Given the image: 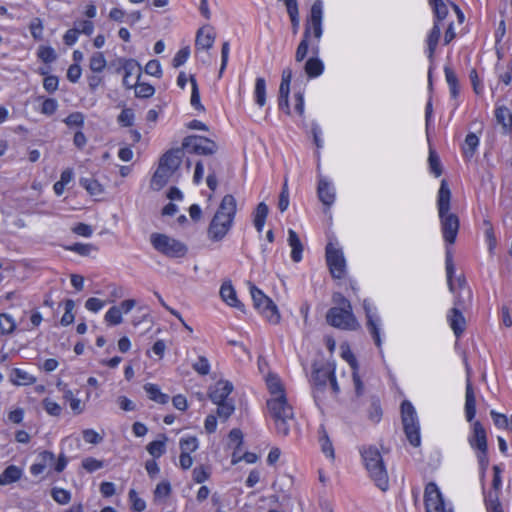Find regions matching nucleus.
<instances>
[{"label": "nucleus", "mask_w": 512, "mask_h": 512, "mask_svg": "<svg viewBox=\"0 0 512 512\" xmlns=\"http://www.w3.org/2000/svg\"><path fill=\"white\" fill-rule=\"evenodd\" d=\"M89 67L95 73H100L106 67V60L101 52H95L89 60Z\"/></svg>", "instance_id": "nucleus-39"}, {"label": "nucleus", "mask_w": 512, "mask_h": 512, "mask_svg": "<svg viewBox=\"0 0 512 512\" xmlns=\"http://www.w3.org/2000/svg\"><path fill=\"white\" fill-rule=\"evenodd\" d=\"M135 95L138 98H150L154 95L155 89L152 85L147 83H135Z\"/></svg>", "instance_id": "nucleus-47"}, {"label": "nucleus", "mask_w": 512, "mask_h": 512, "mask_svg": "<svg viewBox=\"0 0 512 512\" xmlns=\"http://www.w3.org/2000/svg\"><path fill=\"white\" fill-rule=\"evenodd\" d=\"M478 144H479V139L474 133H469L466 136L465 143L463 146V153L466 158L473 157Z\"/></svg>", "instance_id": "nucleus-38"}, {"label": "nucleus", "mask_w": 512, "mask_h": 512, "mask_svg": "<svg viewBox=\"0 0 512 512\" xmlns=\"http://www.w3.org/2000/svg\"><path fill=\"white\" fill-rule=\"evenodd\" d=\"M179 444H180L181 452L191 453V452H194L198 448V440L194 436L182 438L180 440Z\"/></svg>", "instance_id": "nucleus-54"}, {"label": "nucleus", "mask_w": 512, "mask_h": 512, "mask_svg": "<svg viewBox=\"0 0 512 512\" xmlns=\"http://www.w3.org/2000/svg\"><path fill=\"white\" fill-rule=\"evenodd\" d=\"M268 212L269 208L264 202H260L255 209L254 226L259 233L263 230Z\"/></svg>", "instance_id": "nucleus-32"}, {"label": "nucleus", "mask_w": 512, "mask_h": 512, "mask_svg": "<svg viewBox=\"0 0 512 512\" xmlns=\"http://www.w3.org/2000/svg\"><path fill=\"white\" fill-rule=\"evenodd\" d=\"M445 77L450 88V93L453 98L458 96V79L454 71L448 66L445 67Z\"/></svg>", "instance_id": "nucleus-41"}, {"label": "nucleus", "mask_w": 512, "mask_h": 512, "mask_svg": "<svg viewBox=\"0 0 512 512\" xmlns=\"http://www.w3.org/2000/svg\"><path fill=\"white\" fill-rule=\"evenodd\" d=\"M451 191L446 180L441 181L438 192V211L441 221V228L444 240L453 244L459 230V219L457 215L449 213Z\"/></svg>", "instance_id": "nucleus-2"}, {"label": "nucleus", "mask_w": 512, "mask_h": 512, "mask_svg": "<svg viewBox=\"0 0 512 512\" xmlns=\"http://www.w3.org/2000/svg\"><path fill=\"white\" fill-rule=\"evenodd\" d=\"M10 380L16 385H27L35 381V379L30 374L19 368L12 369Z\"/></svg>", "instance_id": "nucleus-34"}, {"label": "nucleus", "mask_w": 512, "mask_h": 512, "mask_svg": "<svg viewBox=\"0 0 512 512\" xmlns=\"http://www.w3.org/2000/svg\"><path fill=\"white\" fill-rule=\"evenodd\" d=\"M249 287L255 309L270 323L278 324L281 316L276 304L254 284L249 283Z\"/></svg>", "instance_id": "nucleus-8"}, {"label": "nucleus", "mask_w": 512, "mask_h": 512, "mask_svg": "<svg viewBox=\"0 0 512 512\" xmlns=\"http://www.w3.org/2000/svg\"><path fill=\"white\" fill-rule=\"evenodd\" d=\"M363 308L365 310L366 318H367V327L372 335L374 342L377 347L381 346V338H380V330L378 327V319L374 317L371 312L370 303L367 300L363 302Z\"/></svg>", "instance_id": "nucleus-19"}, {"label": "nucleus", "mask_w": 512, "mask_h": 512, "mask_svg": "<svg viewBox=\"0 0 512 512\" xmlns=\"http://www.w3.org/2000/svg\"><path fill=\"white\" fill-rule=\"evenodd\" d=\"M267 408L271 418L274 420L276 432L281 436H287L291 426L294 424V412L288 403L287 397L269 398Z\"/></svg>", "instance_id": "nucleus-6"}, {"label": "nucleus", "mask_w": 512, "mask_h": 512, "mask_svg": "<svg viewBox=\"0 0 512 512\" xmlns=\"http://www.w3.org/2000/svg\"><path fill=\"white\" fill-rule=\"evenodd\" d=\"M182 148L186 149L189 153L198 155H212L218 150V146L213 140L198 135L185 137Z\"/></svg>", "instance_id": "nucleus-10"}, {"label": "nucleus", "mask_w": 512, "mask_h": 512, "mask_svg": "<svg viewBox=\"0 0 512 512\" xmlns=\"http://www.w3.org/2000/svg\"><path fill=\"white\" fill-rule=\"evenodd\" d=\"M16 328L13 318L6 313L0 314V331L2 334H11Z\"/></svg>", "instance_id": "nucleus-44"}, {"label": "nucleus", "mask_w": 512, "mask_h": 512, "mask_svg": "<svg viewBox=\"0 0 512 512\" xmlns=\"http://www.w3.org/2000/svg\"><path fill=\"white\" fill-rule=\"evenodd\" d=\"M333 302L337 306L328 310L326 315L327 322L336 328L343 330H356L359 326L356 318L352 313V306L341 293L333 295Z\"/></svg>", "instance_id": "nucleus-3"}, {"label": "nucleus", "mask_w": 512, "mask_h": 512, "mask_svg": "<svg viewBox=\"0 0 512 512\" xmlns=\"http://www.w3.org/2000/svg\"><path fill=\"white\" fill-rule=\"evenodd\" d=\"M469 443L473 448L479 451L487 450L486 432L479 421L473 424V435L469 438Z\"/></svg>", "instance_id": "nucleus-17"}, {"label": "nucleus", "mask_w": 512, "mask_h": 512, "mask_svg": "<svg viewBox=\"0 0 512 512\" xmlns=\"http://www.w3.org/2000/svg\"><path fill=\"white\" fill-rule=\"evenodd\" d=\"M495 116L499 124H501L505 129H510L512 127V114L507 107H499L495 111Z\"/></svg>", "instance_id": "nucleus-37"}, {"label": "nucleus", "mask_w": 512, "mask_h": 512, "mask_svg": "<svg viewBox=\"0 0 512 512\" xmlns=\"http://www.w3.org/2000/svg\"><path fill=\"white\" fill-rule=\"evenodd\" d=\"M430 5L433 7L437 23L446 18L448 15V7L444 0H429Z\"/></svg>", "instance_id": "nucleus-40"}, {"label": "nucleus", "mask_w": 512, "mask_h": 512, "mask_svg": "<svg viewBox=\"0 0 512 512\" xmlns=\"http://www.w3.org/2000/svg\"><path fill=\"white\" fill-rule=\"evenodd\" d=\"M215 34L210 28L202 27L198 30L195 40L197 49H210L213 46Z\"/></svg>", "instance_id": "nucleus-23"}, {"label": "nucleus", "mask_w": 512, "mask_h": 512, "mask_svg": "<svg viewBox=\"0 0 512 512\" xmlns=\"http://www.w3.org/2000/svg\"><path fill=\"white\" fill-rule=\"evenodd\" d=\"M129 499L132 503V510L135 512H142L146 508V503L143 499L138 497L136 491L131 489L129 491Z\"/></svg>", "instance_id": "nucleus-58"}, {"label": "nucleus", "mask_w": 512, "mask_h": 512, "mask_svg": "<svg viewBox=\"0 0 512 512\" xmlns=\"http://www.w3.org/2000/svg\"><path fill=\"white\" fill-rule=\"evenodd\" d=\"M173 174V171H171L170 169H168L159 162L158 168L151 179V188L157 191L162 189L168 183L169 179Z\"/></svg>", "instance_id": "nucleus-18"}, {"label": "nucleus", "mask_w": 512, "mask_h": 512, "mask_svg": "<svg viewBox=\"0 0 512 512\" xmlns=\"http://www.w3.org/2000/svg\"><path fill=\"white\" fill-rule=\"evenodd\" d=\"M334 371L329 368H317L315 365L313 366V372L311 376V382L315 386L325 387L329 378L332 376Z\"/></svg>", "instance_id": "nucleus-27"}, {"label": "nucleus", "mask_w": 512, "mask_h": 512, "mask_svg": "<svg viewBox=\"0 0 512 512\" xmlns=\"http://www.w3.org/2000/svg\"><path fill=\"white\" fill-rule=\"evenodd\" d=\"M145 72L151 76L160 78L162 76L161 64L158 60H150L145 66Z\"/></svg>", "instance_id": "nucleus-63"}, {"label": "nucleus", "mask_w": 512, "mask_h": 512, "mask_svg": "<svg viewBox=\"0 0 512 512\" xmlns=\"http://www.w3.org/2000/svg\"><path fill=\"white\" fill-rule=\"evenodd\" d=\"M74 28L78 30V34L90 36L94 30V24L90 20H82L74 23Z\"/></svg>", "instance_id": "nucleus-59"}, {"label": "nucleus", "mask_w": 512, "mask_h": 512, "mask_svg": "<svg viewBox=\"0 0 512 512\" xmlns=\"http://www.w3.org/2000/svg\"><path fill=\"white\" fill-rule=\"evenodd\" d=\"M441 35V29L437 22L434 23V26L428 36L427 43H428V51H429V57L432 58L433 54L435 52V49L437 47L438 41L440 39Z\"/></svg>", "instance_id": "nucleus-35"}, {"label": "nucleus", "mask_w": 512, "mask_h": 512, "mask_svg": "<svg viewBox=\"0 0 512 512\" xmlns=\"http://www.w3.org/2000/svg\"><path fill=\"white\" fill-rule=\"evenodd\" d=\"M22 470L16 465H9L0 474V485H8L18 481L22 477Z\"/></svg>", "instance_id": "nucleus-28"}, {"label": "nucleus", "mask_w": 512, "mask_h": 512, "mask_svg": "<svg viewBox=\"0 0 512 512\" xmlns=\"http://www.w3.org/2000/svg\"><path fill=\"white\" fill-rule=\"evenodd\" d=\"M51 496L57 503L61 505H65L70 502L71 494L69 491L63 488H53L51 491Z\"/></svg>", "instance_id": "nucleus-49"}, {"label": "nucleus", "mask_w": 512, "mask_h": 512, "mask_svg": "<svg viewBox=\"0 0 512 512\" xmlns=\"http://www.w3.org/2000/svg\"><path fill=\"white\" fill-rule=\"evenodd\" d=\"M165 441L166 437H164V440L162 441L156 440L150 442L146 447L148 453L154 458H159L162 456L165 453Z\"/></svg>", "instance_id": "nucleus-45"}, {"label": "nucleus", "mask_w": 512, "mask_h": 512, "mask_svg": "<svg viewBox=\"0 0 512 512\" xmlns=\"http://www.w3.org/2000/svg\"><path fill=\"white\" fill-rule=\"evenodd\" d=\"M222 300L231 307L244 311V304L238 300L236 291L230 282H225L220 288Z\"/></svg>", "instance_id": "nucleus-16"}, {"label": "nucleus", "mask_w": 512, "mask_h": 512, "mask_svg": "<svg viewBox=\"0 0 512 512\" xmlns=\"http://www.w3.org/2000/svg\"><path fill=\"white\" fill-rule=\"evenodd\" d=\"M236 214V199L225 195L208 227V238L214 242L222 240L230 230Z\"/></svg>", "instance_id": "nucleus-1"}, {"label": "nucleus", "mask_w": 512, "mask_h": 512, "mask_svg": "<svg viewBox=\"0 0 512 512\" xmlns=\"http://www.w3.org/2000/svg\"><path fill=\"white\" fill-rule=\"evenodd\" d=\"M266 385L271 396L270 398L286 397L284 385L276 374H268L266 377Z\"/></svg>", "instance_id": "nucleus-21"}, {"label": "nucleus", "mask_w": 512, "mask_h": 512, "mask_svg": "<svg viewBox=\"0 0 512 512\" xmlns=\"http://www.w3.org/2000/svg\"><path fill=\"white\" fill-rule=\"evenodd\" d=\"M233 391V385L231 382L226 380L218 381L213 387L210 388L209 398L215 403H221L228 401V396Z\"/></svg>", "instance_id": "nucleus-14"}, {"label": "nucleus", "mask_w": 512, "mask_h": 512, "mask_svg": "<svg viewBox=\"0 0 512 512\" xmlns=\"http://www.w3.org/2000/svg\"><path fill=\"white\" fill-rule=\"evenodd\" d=\"M192 367L200 375H207L210 372V363L205 356H199L197 362Z\"/></svg>", "instance_id": "nucleus-57"}, {"label": "nucleus", "mask_w": 512, "mask_h": 512, "mask_svg": "<svg viewBox=\"0 0 512 512\" xmlns=\"http://www.w3.org/2000/svg\"><path fill=\"white\" fill-rule=\"evenodd\" d=\"M29 30L31 32L32 37L35 40L39 41V40L43 39L44 26H43V22L40 18L36 17L31 20L30 25H29Z\"/></svg>", "instance_id": "nucleus-48"}, {"label": "nucleus", "mask_w": 512, "mask_h": 512, "mask_svg": "<svg viewBox=\"0 0 512 512\" xmlns=\"http://www.w3.org/2000/svg\"><path fill=\"white\" fill-rule=\"evenodd\" d=\"M189 80H190L191 88H192L190 103H191L192 107H194L196 110L204 111L205 108L201 104V101H200V93H199L197 81L193 75H190Z\"/></svg>", "instance_id": "nucleus-36"}, {"label": "nucleus", "mask_w": 512, "mask_h": 512, "mask_svg": "<svg viewBox=\"0 0 512 512\" xmlns=\"http://www.w3.org/2000/svg\"><path fill=\"white\" fill-rule=\"evenodd\" d=\"M38 57L44 63H51L56 59L55 50L50 46H40L38 50Z\"/></svg>", "instance_id": "nucleus-53"}, {"label": "nucleus", "mask_w": 512, "mask_h": 512, "mask_svg": "<svg viewBox=\"0 0 512 512\" xmlns=\"http://www.w3.org/2000/svg\"><path fill=\"white\" fill-rule=\"evenodd\" d=\"M134 121V113L132 109L125 108L121 111L120 115L118 116V122L121 123L125 127H130L133 125Z\"/></svg>", "instance_id": "nucleus-64"}, {"label": "nucleus", "mask_w": 512, "mask_h": 512, "mask_svg": "<svg viewBox=\"0 0 512 512\" xmlns=\"http://www.w3.org/2000/svg\"><path fill=\"white\" fill-rule=\"evenodd\" d=\"M254 97L259 107L266 104V81L263 77H258L255 80Z\"/></svg>", "instance_id": "nucleus-33"}, {"label": "nucleus", "mask_w": 512, "mask_h": 512, "mask_svg": "<svg viewBox=\"0 0 512 512\" xmlns=\"http://www.w3.org/2000/svg\"><path fill=\"white\" fill-rule=\"evenodd\" d=\"M465 414L469 422H471L476 414V397L471 382L468 380L465 394Z\"/></svg>", "instance_id": "nucleus-25"}, {"label": "nucleus", "mask_w": 512, "mask_h": 512, "mask_svg": "<svg viewBox=\"0 0 512 512\" xmlns=\"http://www.w3.org/2000/svg\"><path fill=\"white\" fill-rule=\"evenodd\" d=\"M189 55H190L189 47H184V48L180 49L176 53V55L174 56V58L172 60L173 67L178 68L181 65H183L187 61Z\"/></svg>", "instance_id": "nucleus-62"}, {"label": "nucleus", "mask_w": 512, "mask_h": 512, "mask_svg": "<svg viewBox=\"0 0 512 512\" xmlns=\"http://www.w3.org/2000/svg\"><path fill=\"white\" fill-rule=\"evenodd\" d=\"M153 248L169 258H182L187 254V246L166 234L153 233L150 236Z\"/></svg>", "instance_id": "nucleus-7"}, {"label": "nucleus", "mask_w": 512, "mask_h": 512, "mask_svg": "<svg viewBox=\"0 0 512 512\" xmlns=\"http://www.w3.org/2000/svg\"><path fill=\"white\" fill-rule=\"evenodd\" d=\"M304 69L308 77L315 78L323 73L324 64L319 58L312 57L306 61Z\"/></svg>", "instance_id": "nucleus-30"}, {"label": "nucleus", "mask_w": 512, "mask_h": 512, "mask_svg": "<svg viewBox=\"0 0 512 512\" xmlns=\"http://www.w3.org/2000/svg\"><path fill=\"white\" fill-rule=\"evenodd\" d=\"M75 307V302L72 299H67L65 301V313L63 314L60 323L62 326H68L74 321L73 309Z\"/></svg>", "instance_id": "nucleus-46"}, {"label": "nucleus", "mask_w": 512, "mask_h": 512, "mask_svg": "<svg viewBox=\"0 0 512 512\" xmlns=\"http://www.w3.org/2000/svg\"><path fill=\"white\" fill-rule=\"evenodd\" d=\"M118 62L120 64V68L117 69V72H120L121 69L124 71L123 85L127 89H132L135 85L130 83L129 77H131L132 74L137 73L138 81L141 76V65L135 59L120 58L118 59Z\"/></svg>", "instance_id": "nucleus-13"}, {"label": "nucleus", "mask_w": 512, "mask_h": 512, "mask_svg": "<svg viewBox=\"0 0 512 512\" xmlns=\"http://www.w3.org/2000/svg\"><path fill=\"white\" fill-rule=\"evenodd\" d=\"M144 390L152 401L159 404H166L169 401V395L162 393L156 384L147 383L144 385Z\"/></svg>", "instance_id": "nucleus-29"}, {"label": "nucleus", "mask_w": 512, "mask_h": 512, "mask_svg": "<svg viewBox=\"0 0 512 512\" xmlns=\"http://www.w3.org/2000/svg\"><path fill=\"white\" fill-rule=\"evenodd\" d=\"M322 17H323V8H322V1L316 0L313 5L311 6L310 15L307 19V23L305 25L304 35L303 39L299 43L296 54H295V60L297 62H301L305 59L309 43L308 39L311 36V33L313 32L314 37L319 40L322 36Z\"/></svg>", "instance_id": "nucleus-5"}, {"label": "nucleus", "mask_w": 512, "mask_h": 512, "mask_svg": "<svg viewBox=\"0 0 512 512\" xmlns=\"http://www.w3.org/2000/svg\"><path fill=\"white\" fill-rule=\"evenodd\" d=\"M317 193L320 201L330 207L335 200L334 189L331 187L330 183L325 179H320L318 183Z\"/></svg>", "instance_id": "nucleus-22"}, {"label": "nucleus", "mask_w": 512, "mask_h": 512, "mask_svg": "<svg viewBox=\"0 0 512 512\" xmlns=\"http://www.w3.org/2000/svg\"><path fill=\"white\" fill-rule=\"evenodd\" d=\"M268 212L269 208L264 202H260L255 209L254 226L259 233L263 230Z\"/></svg>", "instance_id": "nucleus-31"}, {"label": "nucleus", "mask_w": 512, "mask_h": 512, "mask_svg": "<svg viewBox=\"0 0 512 512\" xmlns=\"http://www.w3.org/2000/svg\"><path fill=\"white\" fill-rule=\"evenodd\" d=\"M217 406V415L223 420H227L235 410V406L232 400L218 403Z\"/></svg>", "instance_id": "nucleus-42"}, {"label": "nucleus", "mask_w": 512, "mask_h": 512, "mask_svg": "<svg viewBox=\"0 0 512 512\" xmlns=\"http://www.w3.org/2000/svg\"><path fill=\"white\" fill-rule=\"evenodd\" d=\"M448 321L456 337H460L464 332L466 325L462 312L458 308L453 307L448 315Z\"/></svg>", "instance_id": "nucleus-20"}, {"label": "nucleus", "mask_w": 512, "mask_h": 512, "mask_svg": "<svg viewBox=\"0 0 512 512\" xmlns=\"http://www.w3.org/2000/svg\"><path fill=\"white\" fill-rule=\"evenodd\" d=\"M183 155V148L171 149L160 158L159 162L175 173L182 162Z\"/></svg>", "instance_id": "nucleus-15"}, {"label": "nucleus", "mask_w": 512, "mask_h": 512, "mask_svg": "<svg viewBox=\"0 0 512 512\" xmlns=\"http://www.w3.org/2000/svg\"><path fill=\"white\" fill-rule=\"evenodd\" d=\"M326 261L333 278L341 279L345 273V259L343 252L329 243L326 246Z\"/></svg>", "instance_id": "nucleus-12"}, {"label": "nucleus", "mask_w": 512, "mask_h": 512, "mask_svg": "<svg viewBox=\"0 0 512 512\" xmlns=\"http://www.w3.org/2000/svg\"><path fill=\"white\" fill-rule=\"evenodd\" d=\"M360 453L375 485L380 490L387 491L389 488V478L379 450L374 446H363Z\"/></svg>", "instance_id": "nucleus-4"}, {"label": "nucleus", "mask_w": 512, "mask_h": 512, "mask_svg": "<svg viewBox=\"0 0 512 512\" xmlns=\"http://www.w3.org/2000/svg\"><path fill=\"white\" fill-rule=\"evenodd\" d=\"M80 184L91 194L99 195L103 192L102 186L99 182L92 178H81Z\"/></svg>", "instance_id": "nucleus-43"}, {"label": "nucleus", "mask_w": 512, "mask_h": 512, "mask_svg": "<svg viewBox=\"0 0 512 512\" xmlns=\"http://www.w3.org/2000/svg\"><path fill=\"white\" fill-rule=\"evenodd\" d=\"M445 262H446V274H447L448 287H449L450 291H453L454 290L453 275L455 272V267L453 264L452 254L449 250L446 252V261Z\"/></svg>", "instance_id": "nucleus-51"}, {"label": "nucleus", "mask_w": 512, "mask_h": 512, "mask_svg": "<svg viewBox=\"0 0 512 512\" xmlns=\"http://www.w3.org/2000/svg\"><path fill=\"white\" fill-rule=\"evenodd\" d=\"M105 320L110 325L120 324L122 322L121 309L117 306L111 307L105 315Z\"/></svg>", "instance_id": "nucleus-52"}, {"label": "nucleus", "mask_w": 512, "mask_h": 512, "mask_svg": "<svg viewBox=\"0 0 512 512\" xmlns=\"http://www.w3.org/2000/svg\"><path fill=\"white\" fill-rule=\"evenodd\" d=\"M401 415L404 432L411 445L418 447L421 443L419 423L413 405L405 400L401 404Z\"/></svg>", "instance_id": "nucleus-9"}, {"label": "nucleus", "mask_w": 512, "mask_h": 512, "mask_svg": "<svg viewBox=\"0 0 512 512\" xmlns=\"http://www.w3.org/2000/svg\"><path fill=\"white\" fill-rule=\"evenodd\" d=\"M424 502L426 512H453L452 509L445 508L442 494L433 482L428 483L425 487Z\"/></svg>", "instance_id": "nucleus-11"}, {"label": "nucleus", "mask_w": 512, "mask_h": 512, "mask_svg": "<svg viewBox=\"0 0 512 512\" xmlns=\"http://www.w3.org/2000/svg\"><path fill=\"white\" fill-rule=\"evenodd\" d=\"M485 504L488 512H503L499 497L497 494L489 493L485 497Z\"/></svg>", "instance_id": "nucleus-50"}, {"label": "nucleus", "mask_w": 512, "mask_h": 512, "mask_svg": "<svg viewBox=\"0 0 512 512\" xmlns=\"http://www.w3.org/2000/svg\"><path fill=\"white\" fill-rule=\"evenodd\" d=\"M288 244L291 247L292 260L296 263L300 262L304 247L298 234L292 229L288 230Z\"/></svg>", "instance_id": "nucleus-24"}, {"label": "nucleus", "mask_w": 512, "mask_h": 512, "mask_svg": "<svg viewBox=\"0 0 512 512\" xmlns=\"http://www.w3.org/2000/svg\"><path fill=\"white\" fill-rule=\"evenodd\" d=\"M428 161L431 172L436 177H439L442 174V167L439 157L433 150H430Z\"/></svg>", "instance_id": "nucleus-55"}, {"label": "nucleus", "mask_w": 512, "mask_h": 512, "mask_svg": "<svg viewBox=\"0 0 512 512\" xmlns=\"http://www.w3.org/2000/svg\"><path fill=\"white\" fill-rule=\"evenodd\" d=\"M64 122L69 127H81L84 124V115L81 112H74L68 115Z\"/></svg>", "instance_id": "nucleus-61"}, {"label": "nucleus", "mask_w": 512, "mask_h": 512, "mask_svg": "<svg viewBox=\"0 0 512 512\" xmlns=\"http://www.w3.org/2000/svg\"><path fill=\"white\" fill-rule=\"evenodd\" d=\"M319 443L321 446L322 452L331 460L335 458L334 448L332 442L328 436V433L323 424L320 425L319 430Z\"/></svg>", "instance_id": "nucleus-26"}, {"label": "nucleus", "mask_w": 512, "mask_h": 512, "mask_svg": "<svg viewBox=\"0 0 512 512\" xmlns=\"http://www.w3.org/2000/svg\"><path fill=\"white\" fill-rule=\"evenodd\" d=\"M68 250L73 251L81 256H88L96 248L92 244L75 243L67 247Z\"/></svg>", "instance_id": "nucleus-56"}, {"label": "nucleus", "mask_w": 512, "mask_h": 512, "mask_svg": "<svg viewBox=\"0 0 512 512\" xmlns=\"http://www.w3.org/2000/svg\"><path fill=\"white\" fill-rule=\"evenodd\" d=\"M42 404H43V407H44L45 411L49 415H51V416H59L61 414V411H62L61 406L58 403L52 401L51 399L45 398L42 401Z\"/></svg>", "instance_id": "nucleus-60"}]
</instances>
